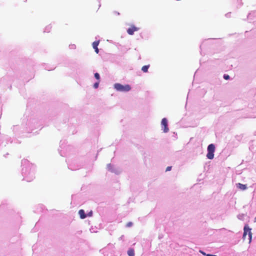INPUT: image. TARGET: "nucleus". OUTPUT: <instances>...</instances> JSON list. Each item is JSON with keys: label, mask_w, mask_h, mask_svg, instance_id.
<instances>
[{"label": "nucleus", "mask_w": 256, "mask_h": 256, "mask_svg": "<svg viewBox=\"0 0 256 256\" xmlns=\"http://www.w3.org/2000/svg\"><path fill=\"white\" fill-rule=\"evenodd\" d=\"M22 164L24 180L28 182L32 181L34 178L33 166L26 160H22Z\"/></svg>", "instance_id": "f257e3e1"}, {"label": "nucleus", "mask_w": 256, "mask_h": 256, "mask_svg": "<svg viewBox=\"0 0 256 256\" xmlns=\"http://www.w3.org/2000/svg\"><path fill=\"white\" fill-rule=\"evenodd\" d=\"M114 88L120 92H128L131 90V87L128 84L123 86L120 84L116 83L114 85Z\"/></svg>", "instance_id": "f03ea898"}, {"label": "nucleus", "mask_w": 256, "mask_h": 256, "mask_svg": "<svg viewBox=\"0 0 256 256\" xmlns=\"http://www.w3.org/2000/svg\"><path fill=\"white\" fill-rule=\"evenodd\" d=\"M208 153L206 157L208 159L212 160L214 157V152L215 151V146L214 144H210L208 146L207 148Z\"/></svg>", "instance_id": "7ed1b4c3"}, {"label": "nucleus", "mask_w": 256, "mask_h": 256, "mask_svg": "<svg viewBox=\"0 0 256 256\" xmlns=\"http://www.w3.org/2000/svg\"><path fill=\"white\" fill-rule=\"evenodd\" d=\"M248 235V238L250 240V242L252 238V234L251 232V229L247 226H244V234H243V238H245L246 234Z\"/></svg>", "instance_id": "20e7f679"}, {"label": "nucleus", "mask_w": 256, "mask_h": 256, "mask_svg": "<svg viewBox=\"0 0 256 256\" xmlns=\"http://www.w3.org/2000/svg\"><path fill=\"white\" fill-rule=\"evenodd\" d=\"M168 120L166 118H163L161 122L162 130L164 132H168L169 130L168 124Z\"/></svg>", "instance_id": "39448f33"}, {"label": "nucleus", "mask_w": 256, "mask_h": 256, "mask_svg": "<svg viewBox=\"0 0 256 256\" xmlns=\"http://www.w3.org/2000/svg\"><path fill=\"white\" fill-rule=\"evenodd\" d=\"M139 30V28L138 27H136L134 25H132L130 28H129L127 30V32L130 35H133L134 34V32H135L138 31Z\"/></svg>", "instance_id": "423d86ee"}, {"label": "nucleus", "mask_w": 256, "mask_h": 256, "mask_svg": "<svg viewBox=\"0 0 256 256\" xmlns=\"http://www.w3.org/2000/svg\"><path fill=\"white\" fill-rule=\"evenodd\" d=\"M99 44H100V40H96V41H94V42H93V43L92 44V47H93L94 49V50L96 54H98L99 52V50H98V47Z\"/></svg>", "instance_id": "0eeeda50"}, {"label": "nucleus", "mask_w": 256, "mask_h": 256, "mask_svg": "<svg viewBox=\"0 0 256 256\" xmlns=\"http://www.w3.org/2000/svg\"><path fill=\"white\" fill-rule=\"evenodd\" d=\"M236 186L238 188L242 190H246L247 188V186L246 184H244L240 183H238L236 184Z\"/></svg>", "instance_id": "6e6552de"}, {"label": "nucleus", "mask_w": 256, "mask_h": 256, "mask_svg": "<svg viewBox=\"0 0 256 256\" xmlns=\"http://www.w3.org/2000/svg\"><path fill=\"white\" fill-rule=\"evenodd\" d=\"M78 214H80V218L82 219H84L86 218V215L85 214V212L84 210H80L78 212Z\"/></svg>", "instance_id": "1a4fd4ad"}, {"label": "nucleus", "mask_w": 256, "mask_h": 256, "mask_svg": "<svg viewBox=\"0 0 256 256\" xmlns=\"http://www.w3.org/2000/svg\"><path fill=\"white\" fill-rule=\"evenodd\" d=\"M68 167L70 169L72 170H74L78 169V166H75L73 165L72 164H68Z\"/></svg>", "instance_id": "9d476101"}, {"label": "nucleus", "mask_w": 256, "mask_h": 256, "mask_svg": "<svg viewBox=\"0 0 256 256\" xmlns=\"http://www.w3.org/2000/svg\"><path fill=\"white\" fill-rule=\"evenodd\" d=\"M128 254L129 256H134V249H129L128 251Z\"/></svg>", "instance_id": "9b49d317"}, {"label": "nucleus", "mask_w": 256, "mask_h": 256, "mask_svg": "<svg viewBox=\"0 0 256 256\" xmlns=\"http://www.w3.org/2000/svg\"><path fill=\"white\" fill-rule=\"evenodd\" d=\"M107 168L108 170L111 171L112 172H116V171L112 168V165L110 164L107 165Z\"/></svg>", "instance_id": "f8f14e48"}, {"label": "nucleus", "mask_w": 256, "mask_h": 256, "mask_svg": "<svg viewBox=\"0 0 256 256\" xmlns=\"http://www.w3.org/2000/svg\"><path fill=\"white\" fill-rule=\"evenodd\" d=\"M150 66V65H144L142 68V70L144 72H146L148 71V70Z\"/></svg>", "instance_id": "ddd939ff"}, {"label": "nucleus", "mask_w": 256, "mask_h": 256, "mask_svg": "<svg viewBox=\"0 0 256 256\" xmlns=\"http://www.w3.org/2000/svg\"><path fill=\"white\" fill-rule=\"evenodd\" d=\"M94 77L96 78L98 80H100V74L98 73V72H96L94 74Z\"/></svg>", "instance_id": "4468645a"}, {"label": "nucleus", "mask_w": 256, "mask_h": 256, "mask_svg": "<svg viewBox=\"0 0 256 256\" xmlns=\"http://www.w3.org/2000/svg\"><path fill=\"white\" fill-rule=\"evenodd\" d=\"M98 85H99V81H98L94 84V88H97L98 87Z\"/></svg>", "instance_id": "2eb2a0df"}, {"label": "nucleus", "mask_w": 256, "mask_h": 256, "mask_svg": "<svg viewBox=\"0 0 256 256\" xmlns=\"http://www.w3.org/2000/svg\"><path fill=\"white\" fill-rule=\"evenodd\" d=\"M224 79H225L226 80H229L230 78V76L228 75L224 74Z\"/></svg>", "instance_id": "dca6fc26"}, {"label": "nucleus", "mask_w": 256, "mask_h": 256, "mask_svg": "<svg viewBox=\"0 0 256 256\" xmlns=\"http://www.w3.org/2000/svg\"><path fill=\"white\" fill-rule=\"evenodd\" d=\"M204 255H206V256H216V255L211 254H206V253L200 252Z\"/></svg>", "instance_id": "f3484780"}, {"label": "nucleus", "mask_w": 256, "mask_h": 256, "mask_svg": "<svg viewBox=\"0 0 256 256\" xmlns=\"http://www.w3.org/2000/svg\"><path fill=\"white\" fill-rule=\"evenodd\" d=\"M133 224L132 222H128L127 224H126V226L127 227H130L132 226Z\"/></svg>", "instance_id": "a211bd4d"}, {"label": "nucleus", "mask_w": 256, "mask_h": 256, "mask_svg": "<svg viewBox=\"0 0 256 256\" xmlns=\"http://www.w3.org/2000/svg\"><path fill=\"white\" fill-rule=\"evenodd\" d=\"M54 68H55V67H54V66H52V68H46V67L45 68V69L48 70H54Z\"/></svg>", "instance_id": "6ab92c4d"}, {"label": "nucleus", "mask_w": 256, "mask_h": 256, "mask_svg": "<svg viewBox=\"0 0 256 256\" xmlns=\"http://www.w3.org/2000/svg\"><path fill=\"white\" fill-rule=\"evenodd\" d=\"M172 169V166H168L166 169V172L170 171Z\"/></svg>", "instance_id": "aec40b11"}, {"label": "nucleus", "mask_w": 256, "mask_h": 256, "mask_svg": "<svg viewBox=\"0 0 256 256\" xmlns=\"http://www.w3.org/2000/svg\"><path fill=\"white\" fill-rule=\"evenodd\" d=\"M92 211H91L88 214V216H92Z\"/></svg>", "instance_id": "412c9836"}, {"label": "nucleus", "mask_w": 256, "mask_h": 256, "mask_svg": "<svg viewBox=\"0 0 256 256\" xmlns=\"http://www.w3.org/2000/svg\"><path fill=\"white\" fill-rule=\"evenodd\" d=\"M254 222H256V218H254Z\"/></svg>", "instance_id": "4be33fe9"}]
</instances>
